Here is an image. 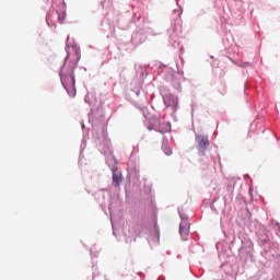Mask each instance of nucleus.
<instances>
[{"instance_id": "obj_1", "label": "nucleus", "mask_w": 280, "mask_h": 280, "mask_svg": "<svg viewBox=\"0 0 280 280\" xmlns=\"http://www.w3.org/2000/svg\"><path fill=\"white\" fill-rule=\"evenodd\" d=\"M66 61L71 62L72 66L68 74L65 73V70L61 72V83L68 95L75 97V75H73V69H75V65L80 62V50L73 49V54L69 52L66 57Z\"/></svg>"}, {"instance_id": "obj_6", "label": "nucleus", "mask_w": 280, "mask_h": 280, "mask_svg": "<svg viewBox=\"0 0 280 280\" xmlns=\"http://www.w3.org/2000/svg\"><path fill=\"white\" fill-rule=\"evenodd\" d=\"M162 150L164 154H166V156H172V148H170V144H167V142H164L162 144Z\"/></svg>"}, {"instance_id": "obj_8", "label": "nucleus", "mask_w": 280, "mask_h": 280, "mask_svg": "<svg viewBox=\"0 0 280 280\" xmlns=\"http://www.w3.org/2000/svg\"><path fill=\"white\" fill-rule=\"evenodd\" d=\"M180 218H182V220H183V214H180Z\"/></svg>"}, {"instance_id": "obj_4", "label": "nucleus", "mask_w": 280, "mask_h": 280, "mask_svg": "<svg viewBox=\"0 0 280 280\" xmlns=\"http://www.w3.org/2000/svg\"><path fill=\"white\" fill-rule=\"evenodd\" d=\"M124 182V175L118 170H113V185L114 187H119Z\"/></svg>"}, {"instance_id": "obj_5", "label": "nucleus", "mask_w": 280, "mask_h": 280, "mask_svg": "<svg viewBox=\"0 0 280 280\" xmlns=\"http://www.w3.org/2000/svg\"><path fill=\"white\" fill-rule=\"evenodd\" d=\"M179 234L183 240H186L187 235H189V228L187 226V223L185 221L179 224Z\"/></svg>"}, {"instance_id": "obj_3", "label": "nucleus", "mask_w": 280, "mask_h": 280, "mask_svg": "<svg viewBox=\"0 0 280 280\" xmlns=\"http://www.w3.org/2000/svg\"><path fill=\"white\" fill-rule=\"evenodd\" d=\"M164 104L167 106V108H174V110H176V108H178V97L174 95H167L164 98Z\"/></svg>"}, {"instance_id": "obj_7", "label": "nucleus", "mask_w": 280, "mask_h": 280, "mask_svg": "<svg viewBox=\"0 0 280 280\" xmlns=\"http://www.w3.org/2000/svg\"><path fill=\"white\" fill-rule=\"evenodd\" d=\"M59 21H60V23H62L65 21V15H62V16L59 15Z\"/></svg>"}, {"instance_id": "obj_2", "label": "nucleus", "mask_w": 280, "mask_h": 280, "mask_svg": "<svg viewBox=\"0 0 280 280\" xmlns=\"http://www.w3.org/2000/svg\"><path fill=\"white\" fill-rule=\"evenodd\" d=\"M196 140L198 143L197 149L200 156H205V153L207 152V148H209V137L199 135V136H196Z\"/></svg>"}]
</instances>
